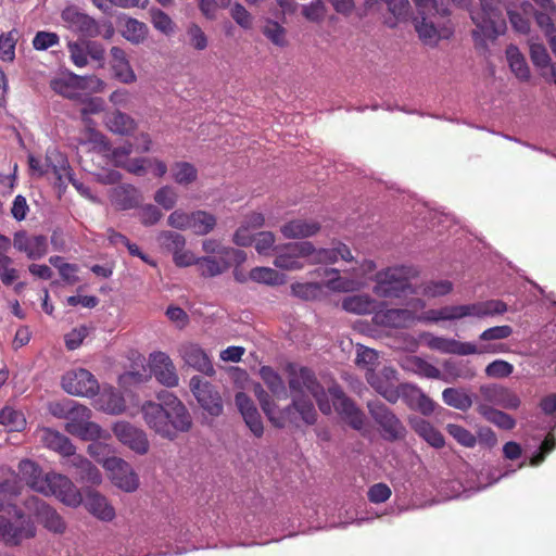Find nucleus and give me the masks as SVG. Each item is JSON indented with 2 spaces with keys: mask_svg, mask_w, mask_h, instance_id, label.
Returning a JSON list of instances; mask_svg holds the SVG:
<instances>
[{
  "mask_svg": "<svg viewBox=\"0 0 556 556\" xmlns=\"http://www.w3.org/2000/svg\"><path fill=\"white\" fill-rule=\"evenodd\" d=\"M446 431L457 441V443L462 444L463 446L473 447L477 444V438L475 433L465 429L464 426L448 424L446 426Z\"/></svg>",
  "mask_w": 556,
  "mask_h": 556,
  "instance_id": "052dcab7",
  "label": "nucleus"
},
{
  "mask_svg": "<svg viewBox=\"0 0 556 556\" xmlns=\"http://www.w3.org/2000/svg\"><path fill=\"white\" fill-rule=\"evenodd\" d=\"M39 516L42 518L43 526L54 532L62 533L66 529V525L55 509L49 505L42 504L39 509Z\"/></svg>",
  "mask_w": 556,
  "mask_h": 556,
  "instance_id": "864d4df0",
  "label": "nucleus"
},
{
  "mask_svg": "<svg viewBox=\"0 0 556 556\" xmlns=\"http://www.w3.org/2000/svg\"><path fill=\"white\" fill-rule=\"evenodd\" d=\"M324 275H333L332 278L325 282V287L333 292H353V290H356L359 287V282L357 280L342 278L338 268H324Z\"/></svg>",
  "mask_w": 556,
  "mask_h": 556,
  "instance_id": "c03bdc74",
  "label": "nucleus"
},
{
  "mask_svg": "<svg viewBox=\"0 0 556 556\" xmlns=\"http://www.w3.org/2000/svg\"><path fill=\"white\" fill-rule=\"evenodd\" d=\"M286 29L275 21H268L263 29V34L270 42L283 48L287 45Z\"/></svg>",
  "mask_w": 556,
  "mask_h": 556,
  "instance_id": "0e129e2a",
  "label": "nucleus"
},
{
  "mask_svg": "<svg viewBox=\"0 0 556 556\" xmlns=\"http://www.w3.org/2000/svg\"><path fill=\"white\" fill-rule=\"evenodd\" d=\"M154 200L159 206L165 210H172L177 205L178 194L175 188L165 186L155 191Z\"/></svg>",
  "mask_w": 556,
  "mask_h": 556,
  "instance_id": "e2e57ef3",
  "label": "nucleus"
},
{
  "mask_svg": "<svg viewBox=\"0 0 556 556\" xmlns=\"http://www.w3.org/2000/svg\"><path fill=\"white\" fill-rule=\"evenodd\" d=\"M61 386L66 393L74 396L92 397L99 391V382L92 372L75 369L63 375Z\"/></svg>",
  "mask_w": 556,
  "mask_h": 556,
  "instance_id": "ddd939ff",
  "label": "nucleus"
},
{
  "mask_svg": "<svg viewBox=\"0 0 556 556\" xmlns=\"http://www.w3.org/2000/svg\"><path fill=\"white\" fill-rule=\"evenodd\" d=\"M0 425L4 426L8 431L21 432L25 430L27 420L23 412L16 410L12 406H4L0 410Z\"/></svg>",
  "mask_w": 556,
  "mask_h": 556,
  "instance_id": "de8ad7c7",
  "label": "nucleus"
},
{
  "mask_svg": "<svg viewBox=\"0 0 556 556\" xmlns=\"http://www.w3.org/2000/svg\"><path fill=\"white\" fill-rule=\"evenodd\" d=\"M148 35V27L144 23L139 22L137 20H132L130 17L126 21L125 29L123 30V36L130 42L139 43L144 41Z\"/></svg>",
  "mask_w": 556,
  "mask_h": 556,
  "instance_id": "4d7b16f0",
  "label": "nucleus"
},
{
  "mask_svg": "<svg viewBox=\"0 0 556 556\" xmlns=\"http://www.w3.org/2000/svg\"><path fill=\"white\" fill-rule=\"evenodd\" d=\"M417 10L418 17L439 15L442 18L450 16V10L444 7L443 3L437 2V0H413Z\"/></svg>",
  "mask_w": 556,
  "mask_h": 556,
  "instance_id": "6e6d98bb",
  "label": "nucleus"
},
{
  "mask_svg": "<svg viewBox=\"0 0 556 556\" xmlns=\"http://www.w3.org/2000/svg\"><path fill=\"white\" fill-rule=\"evenodd\" d=\"M479 393L482 399L479 402H484L493 407L501 406L509 410H516L521 404L518 394L507 389V387L484 384L480 387Z\"/></svg>",
  "mask_w": 556,
  "mask_h": 556,
  "instance_id": "aec40b11",
  "label": "nucleus"
},
{
  "mask_svg": "<svg viewBox=\"0 0 556 556\" xmlns=\"http://www.w3.org/2000/svg\"><path fill=\"white\" fill-rule=\"evenodd\" d=\"M534 17L540 28L551 38L556 31V12L554 14L551 10H539Z\"/></svg>",
  "mask_w": 556,
  "mask_h": 556,
  "instance_id": "338daca9",
  "label": "nucleus"
},
{
  "mask_svg": "<svg viewBox=\"0 0 556 556\" xmlns=\"http://www.w3.org/2000/svg\"><path fill=\"white\" fill-rule=\"evenodd\" d=\"M78 142L81 144L92 143L93 149H98L101 153H108L111 150V143L106 140L105 135L99 132L96 126L84 128Z\"/></svg>",
  "mask_w": 556,
  "mask_h": 556,
  "instance_id": "8fccbe9b",
  "label": "nucleus"
},
{
  "mask_svg": "<svg viewBox=\"0 0 556 556\" xmlns=\"http://www.w3.org/2000/svg\"><path fill=\"white\" fill-rule=\"evenodd\" d=\"M413 320L414 314L408 308H381L374 313V323L382 327H407Z\"/></svg>",
  "mask_w": 556,
  "mask_h": 556,
  "instance_id": "c85d7f7f",
  "label": "nucleus"
},
{
  "mask_svg": "<svg viewBox=\"0 0 556 556\" xmlns=\"http://www.w3.org/2000/svg\"><path fill=\"white\" fill-rule=\"evenodd\" d=\"M249 277L253 281L271 287L281 286L285 282L283 275L276 271L275 268L265 266L253 267L249 273Z\"/></svg>",
  "mask_w": 556,
  "mask_h": 556,
  "instance_id": "09e8293b",
  "label": "nucleus"
},
{
  "mask_svg": "<svg viewBox=\"0 0 556 556\" xmlns=\"http://www.w3.org/2000/svg\"><path fill=\"white\" fill-rule=\"evenodd\" d=\"M231 266L226 257H199L198 258V270L203 277H214L226 273Z\"/></svg>",
  "mask_w": 556,
  "mask_h": 556,
  "instance_id": "49530a36",
  "label": "nucleus"
},
{
  "mask_svg": "<svg viewBox=\"0 0 556 556\" xmlns=\"http://www.w3.org/2000/svg\"><path fill=\"white\" fill-rule=\"evenodd\" d=\"M332 405L340 417L354 430H363L365 425V414L357 406L353 399L348 397L343 388L334 384L329 388Z\"/></svg>",
  "mask_w": 556,
  "mask_h": 556,
  "instance_id": "f8f14e48",
  "label": "nucleus"
},
{
  "mask_svg": "<svg viewBox=\"0 0 556 556\" xmlns=\"http://www.w3.org/2000/svg\"><path fill=\"white\" fill-rule=\"evenodd\" d=\"M113 432L118 441L130 447L131 451L137 454H147L149 451V438L144 430L139 429V427L134 426L127 420H119L113 426Z\"/></svg>",
  "mask_w": 556,
  "mask_h": 556,
  "instance_id": "a211bd4d",
  "label": "nucleus"
},
{
  "mask_svg": "<svg viewBox=\"0 0 556 556\" xmlns=\"http://www.w3.org/2000/svg\"><path fill=\"white\" fill-rule=\"evenodd\" d=\"M18 470L22 477L26 479L27 484L35 491H37L36 483L40 480H45L41 468L31 459H22L18 464Z\"/></svg>",
  "mask_w": 556,
  "mask_h": 556,
  "instance_id": "5fc2aeb1",
  "label": "nucleus"
},
{
  "mask_svg": "<svg viewBox=\"0 0 556 556\" xmlns=\"http://www.w3.org/2000/svg\"><path fill=\"white\" fill-rule=\"evenodd\" d=\"M58 164L53 166V174L55 179L59 181L60 186H65L66 181L73 184V186L83 194L87 193V188H85L81 182H78L74 179L73 169L70 166L68 161L64 155L58 153L56 155Z\"/></svg>",
  "mask_w": 556,
  "mask_h": 556,
  "instance_id": "ea45409f",
  "label": "nucleus"
},
{
  "mask_svg": "<svg viewBox=\"0 0 556 556\" xmlns=\"http://www.w3.org/2000/svg\"><path fill=\"white\" fill-rule=\"evenodd\" d=\"M73 464L80 468L83 479H86L89 483L92 484L101 483V472L97 466L90 463V460L81 456H75L73 458Z\"/></svg>",
  "mask_w": 556,
  "mask_h": 556,
  "instance_id": "13d9d810",
  "label": "nucleus"
},
{
  "mask_svg": "<svg viewBox=\"0 0 556 556\" xmlns=\"http://www.w3.org/2000/svg\"><path fill=\"white\" fill-rule=\"evenodd\" d=\"M415 28L418 37L424 43L435 45L441 38H448L453 33V27L448 20H442L439 15H429L415 18Z\"/></svg>",
  "mask_w": 556,
  "mask_h": 556,
  "instance_id": "4468645a",
  "label": "nucleus"
},
{
  "mask_svg": "<svg viewBox=\"0 0 556 556\" xmlns=\"http://www.w3.org/2000/svg\"><path fill=\"white\" fill-rule=\"evenodd\" d=\"M505 312H507L505 302L501 300H489L466 305H446L439 308H430L426 313V319L429 321L457 320L466 318V316L484 318V316L488 315L502 314Z\"/></svg>",
  "mask_w": 556,
  "mask_h": 556,
  "instance_id": "20e7f679",
  "label": "nucleus"
},
{
  "mask_svg": "<svg viewBox=\"0 0 556 556\" xmlns=\"http://www.w3.org/2000/svg\"><path fill=\"white\" fill-rule=\"evenodd\" d=\"M286 372L291 394L299 397H307L306 394H308L316 400L321 413L330 414L331 405L325 387L321 386L309 367L291 363L286 366Z\"/></svg>",
  "mask_w": 556,
  "mask_h": 556,
  "instance_id": "f03ea898",
  "label": "nucleus"
},
{
  "mask_svg": "<svg viewBox=\"0 0 556 556\" xmlns=\"http://www.w3.org/2000/svg\"><path fill=\"white\" fill-rule=\"evenodd\" d=\"M104 123L110 131L121 136L131 135L137 128L134 117L122 113L121 110H114L106 114Z\"/></svg>",
  "mask_w": 556,
  "mask_h": 556,
  "instance_id": "7c9ffc66",
  "label": "nucleus"
},
{
  "mask_svg": "<svg viewBox=\"0 0 556 556\" xmlns=\"http://www.w3.org/2000/svg\"><path fill=\"white\" fill-rule=\"evenodd\" d=\"M216 223V215L205 211H194L190 213L189 230L194 235L204 236L215 229Z\"/></svg>",
  "mask_w": 556,
  "mask_h": 556,
  "instance_id": "c9c22d12",
  "label": "nucleus"
},
{
  "mask_svg": "<svg viewBox=\"0 0 556 556\" xmlns=\"http://www.w3.org/2000/svg\"><path fill=\"white\" fill-rule=\"evenodd\" d=\"M21 34L16 28L0 34V61L12 63L16 58V42Z\"/></svg>",
  "mask_w": 556,
  "mask_h": 556,
  "instance_id": "79ce46f5",
  "label": "nucleus"
},
{
  "mask_svg": "<svg viewBox=\"0 0 556 556\" xmlns=\"http://www.w3.org/2000/svg\"><path fill=\"white\" fill-rule=\"evenodd\" d=\"M151 372L159 383L166 387H176L179 378L172 358L164 352H154L150 356Z\"/></svg>",
  "mask_w": 556,
  "mask_h": 556,
  "instance_id": "5701e85b",
  "label": "nucleus"
},
{
  "mask_svg": "<svg viewBox=\"0 0 556 556\" xmlns=\"http://www.w3.org/2000/svg\"><path fill=\"white\" fill-rule=\"evenodd\" d=\"M178 352L187 366L192 367L194 370L207 377H214V375H216L212 359L199 344L184 343L178 348Z\"/></svg>",
  "mask_w": 556,
  "mask_h": 556,
  "instance_id": "412c9836",
  "label": "nucleus"
},
{
  "mask_svg": "<svg viewBox=\"0 0 556 556\" xmlns=\"http://www.w3.org/2000/svg\"><path fill=\"white\" fill-rule=\"evenodd\" d=\"M39 437L41 443L51 451L58 452L64 457H71V455L75 457V445L62 432L50 429V427H43L39 431Z\"/></svg>",
  "mask_w": 556,
  "mask_h": 556,
  "instance_id": "cd10ccee",
  "label": "nucleus"
},
{
  "mask_svg": "<svg viewBox=\"0 0 556 556\" xmlns=\"http://www.w3.org/2000/svg\"><path fill=\"white\" fill-rule=\"evenodd\" d=\"M98 406L109 414H122L126 408V401L122 393L114 390H104L98 397Z\"/></svg>",
  "mask_w": 556,
  "mask_h": 556,
  "instance_id": "4c0bfd02",
  "label": "nucleus"
},
{
  "mask_svg": "<svg viewBox=\"0 0 556 556\" xmlns=\"http://www.w3.org/2000/svg\"><path fill=\"white\" fill-rule=\"evenodd\" d=\"M87 510L90 511L98 519L110 522L116 517V511L108 502L105 496L100 495L99 492H88L86 498Z\"/></svg>",
  "mask_w": 556,
  "mask_h": 556,
  "instance_id": "2f4dec72",
  "label": "nucleus"
},
{
  "mask_svg": "<svg viewBox=\"0 0 556 556\" xmlns=\"http://www.w3.org/2000/svg\"><path fill=\"white\" fill-rule=\"evenodd\" d=\"M110 202L116 210H131L140 205L142 194L132 185H121L111 189Z\"/></svg>",
  "mask_w": 556,
  "mask_h": 556,
  "instance_id": "393cba45",
  "label": "nucleus"
},
{
  "mask_svg": "<svg viewBox=\"0 0 556 556\" xmlns=\"http://www.w3.org/2000/svg\"><path fill=\"white\" fill-rule=\"evenodd\" d=\"M61 17L67 24L68 28L86 38L98 37L101 33V25L94 17L83 13L75 7L65 8Z\"/></svg>",
  "mask_w": 556,
  "mask_h": 556,
  "instance_id": "6ab92c4d",
  "label": "nucleus"
},
{
  "mask_svg": "<svg viewBox=\"0 0 556 556\" xmlns=\"http://www.w3.org/2000/svg\"><path fill=\"white\" fill-rule=\"evenodd\" d=\"M321 224L315 219H291L280 227L286 239H307L320 232Z\"/></svg>",
  "mask_w": 556,
  "mask_h": 556,
  "instance_id": "a878e982",
  "label": "nucleus"
},
{
  "mask_svg": "<svg viewBox=\"0 0 556 556\" xmlns=\"http://www.w3.org/2000/svg\"><path fill=\"white\" fill-rule=\"evenodd\" d=\"M321 289L320 282H293L291 285V293L302 300L317 299Z\"/></svg>",
  "mask_w": 556,
  "mask_h": 556,
  "instance_id": "bf43d9fd",
  "label": "nucleus"
},
{
  "mask_svg": "<svg viewBox=\"0 0 556 556\" xmlns=\"http://www.w3.org/2000/svg\"><path fill=\"white\" fill-rule=\"evenodd\" d=\"M442 399L445 405L455 407L457 410L467 412L473 405V400L463 389L448 387L442 392Z\"/></svg>",
  "mask_w": 556,
  "mask_h": 556,
  "instance_id": "a18cd8bd",
  "label": "nucleus"
},
{
  "mask_svg": "<svg viewBox=\"0 0 556 556\" xmlns=\"http://www.w3.org/2000/svg\"><path fill=\"white\" fill-rule=\"evenodd\" d=\"M300 419L305 425H314L317 420V412L309 397L291 395L290 404L283 409L275 407L270 424L277 428H283L286 425L299 426Z\"/></svg>",
  "mask_w": 556,
  "mask_h": 556,
  "instance_id": "0eeeda50",
  "label": "nucleus"
},
{
  "mask_svg": "<svg viewBox=\"0 0 556 556\" xmlns=\"http://www.w3.org/2000/svg\"><path fill=\"white\" fill-rule=\"evenodd\" d=\"M413 428L418 437L426 440V442L434 447H442L445 445V439L435 426L431 425L429 420L416 419L413 421Z\"/></svg>",
  "mask_w": 556,
  "mask_h": 556,
  "instance_id": "f704fd0d",
  "label": "nucleus"
},
{
  "mask_svg": "<svg viewBox=\"0 0 556 556\" xmlns=\"http://www.w3.org/2000/svg\"><path fill=\"white\" fill-rule=\"evenodd\" d=\"M376 306L377 302L369 294H353L342 301V307L354 314H370Z\"/></svg>",
  "mask_w": 556,
  "mask_h": 556,
  "instance_id": "e433bc0d",
  "label": "nucleus"
},
{
  "mask_svg": "<svg viewBox=\"0 0 556 556\" xmlns=\"http://www.w3.org/2000/svg\"><path fill=\"white\" fill-rule=\"evenodd\" d=\"M366 380L372 389L391 404L399 400L397 372L391 366H384L380 371L369 369L366 372Z\"/></svg>",
  "mask_w": 556,
  "mask_h": 556,
  "instance_id": "2eb2a0df",
  "label": "nucleus"
},
{
  "mask_svg": "<svg viewBox=\"0 0 556 556\" xmlns=\"http://www.w3.org/2000/svg\"><path fill=\"white\" fill-rule=\"evenodd\" d=\"M339 258L346 262H352L354 260L350 248L341 241L336 242L332 248L316 249L313 245L308 263H336Z\"/></svg>",
  "mask_w": 556,
  "mask_h": 556,
  "instance_id": "bb28decb",
  "label": "nucleus"
},
{
  "mask_svg": "<svg viewBox=\"0 0 556 556\" xmlns=\"http://www.w3.org/2000/svg\"><path fill=\"white\" fill-rule=\"evenodd\" d=\"M160 247L164 248L167 252L173 254V260L186 247V238L181 233L174 231H162L157 237Z\"/></svg>",
  "mask_w": 556,
  "mask_h": 556,
  "instance_id": "3c124183",
  "label": "nucleus"
},
{
  "mask_svg": "<svg viewBox=\"0 0 556 556\" xmlns=\"http://www.w3.org/2000/svg\"><path fill=\"white\" fill-rule=\"evenodd\" d=\"M37 492L45 496H54L70 506L81 504L83 496L73 480L55 471L43 475V480L36 483Z\"/></svg>",
  "mask_w": 556,
  "mask_h": 556,
  "instance_id": "423d86ee",
  "label": "nucleus"
},
{
  "mask_svg": "<svg viewBox=\"0 0 556 556\" xmlns=\"http://www.w3.org/2000/svg\"><path fill=\"white\" fill-rule=\"evenodd\" d=\"M150 15L155 29L164 33L165 35H170V33L175 30V23L170 16L165 13V11L151 9Z\"/></svg>",
  "mask_w": 556,
  "mask_h": 556,
  "instance_id": "680f3d73",
  "label": "nucleus"
},
{
  "mask_svg": "<svg viewBox=\"0 0 556 556\" xmlns=\"http://www.w3.org/2000/svg\"><path fill=\"white\" fill-rule=\"evenodd\" d=\"M477 413L502 430H513L517 424L516 419L509 416V414L485 403H477Z\"/></svg>",
  "mask_w": 556,
  "mask_h": 556,
  "instance_id": "473e14b6",
  "label": "nucleus"
},
{
  "mask_svg": "<svg viewBox=\"0 0 556 556\" xmlns=\"http://www.w3.org/2000/svg\"><path fill=\"white\" fill-rule=\"evenodd\" d=\"M172 178L179 186H189L198 180L199 172L193 163L187 161L175 162L170 167Z\"/></svg>",
  "mask_w": 556,
  "mask_h": 556,
  "instance_id": "58836bf2",
  "label": "nucleus"
},
{
  "mask_svg": "<svg viewBox=\"0 0 556 556\" xmlns=\"http://www.w3.org/2000/svg\"><path fill=\"white\" fill-rule=\"evenodd\" d=\"M160 402L148 400L141 406L143 421L159 437L176 440L179 433L193 427V419L184 402L173 393L159 396Z\"/></svg>",
  "mask_w": 556,
  "mask_h": 556,
  "instance_id": "f257e3e1",
  "label": "nucleus"
},
{
  "mask_svg": "<svg viewBox=\"0 0 556 556\" xmlns=\"http://www.w3.org/2000/svg\"><path fill=\"white\" fill-rule=\"evenodd\" d=\"M480 9L471 10L470 17L476 25L472 31L476 42L495 39L507 28L502 14L501 0H479Z\"/></svg>",
  "mask_w": 556,
  "mask_h": 556,
  "instance_id": "7ed1b4c3",
  "label": "nucleus"
},
{
  "mask_svg": "<svg viewBox=\"0 0 556 556\" xmlns=\"http://www.w3.org/2000/svg\"><path fill=\"white\" fill-rule=\"evenodd\" d=\"M260 377L275 397H287V387L276 370L270 366H262Z\"/></svg>",
  "mask_w": 556,
  "mask_h": 556,
  "instance_id": "37998d69",
  "label": "nucleus"
},
{
  "mask_svg": "<svg viewBox=\"0 0 556 556\" xmlns=\"http://www.w3.org/2000/svg\"><path fill=\"white\" fill-rule=\"evenodd\" d=\"M254 247L258 254L268 255L275 249L276 236L270 231L258 232L253 239Z\"/></svg>",
  "mask_w": 556,
  "mask_h": 556,
  "instance_id": "774afa93",
  "label": "nucleus"
},
{
  "mask_svg": "<svg viewBox=\"0 0 556 556\" xmlns=\"http://www.w3.org/2000/svg\"><path fill=\"white\" fill-rule=\"evenodd\" d=\"M506 56L515 75L520 79H528L529 66L519 49L516 47H508L506 49Z\"/></svg>",
  "mask_w": 556,
  "mask_h": 556,
  "instance_id": "603ef678",
  "label": "nucleus"
},
{
  "mask_svg": "<svg viewBox=\"0 0 556 556\" xmlns=\"http://www.w3.org/2000/svg\"><path fill=\"white\" fill-rule=\"evenodd\" d=\"M399 399H403L407 406L413 410H418L424 415H430L435 410V403L419 387L408 383L397 386Z\"/></svg>",
  "mask_w": 556,
  "mask_h": 556,
  "instance_id": "b1692460",
  "label": "nucleus"
},
{
  "mask_svg": "<svg viewBox=\"0 0 556 556\" xmlns=\"http://www.w3.org/2000/svg\"><path fill=\"white\" fill-rule=\"evenodd\" d=\"M412 269L406 266H395L381 269L374 276V292L383 299H399L413 292L409 282Z\"/></svg>",
  "mask_w": 556,
  "mask_h": 556,
  "instance_id": "39448f33",
  "label": "nucleus"
},
{
  "mask_svg": "<svg viewBox=\"0 0 556 556\" xmlns=\"http://www.w3.org/2000/svg\"><path fill=\"white\" fill-rule=\"evenodd\" d=\"M111 68L114 77L124 84H132L137 79V75L127 59L126 51L118 47L110 49Z\"/></svg>",
  "mask_w": 556,
  "mask_h": 556,
  "instance_id": "c756f323",
  "label": "nucleus"
},
{
  "mask_svg": "<svg viewBox=\"0 0 556 556\" xmlns=\"http://www.w3.org/2000/svg\"><path fill=\"white\" fill-rule=\"evenodd\" d=\"M13 245L18 252L25 253L29 260H40L48 252V239L45 235L17 231L13 237Z\"/></svg>",
  "mask_w": 556,
  "mask_h": 556,
  "instance_id": "4be33fe9",
  "label": "nucleus"
},
{
  "mask_svg": "<svg viewBox=\"0 0 556 556\" xmlns=\"http://www.w3.org/2000/svg\"><path fill=\"white\" fill-rule=\"evenodd\" d=\"M14 522L10 519L0 516V540L9 545H18L22 540L30 539L36 535V528L29 518L16 506H11Z\"/></svg>",
  "mask_w": 556,
  "mask_h": 556,
  "instance_id": "1a4fd4ad",
  "label": "nucleus"
},
{
  "mask_svg": "<svg viewBox=\"0 0 556 556\" xmlns=\"http://www.w3.org/2000/svg\"><path fill=\"white\" fill-rule=\"evenodd\" d=\"M369 414L380 426L381 437L388 441L402 440L406 437V427L390 407L381 401H369Z\"/></svg>",
  "mask_w": 556,
  "mask_h": 556,
  "instance_id": "6e6552de",
  "label": "nucleus"
},
{
  "mask_svg": "<svg viewBox=\"0 0 556 556\" xmlns=\"http://www.w3.org/2000/svg\"><path fill=\"white\" fill-rule=\"evenodd\" d=\"M191 393L204 412L211 417H219L224 412V403L215 384L199 376H193L189 381Z\"/></svg>",
  "mask_w": 556,
  "mask_h": 556,
  "instance_id": "9b49d317",
  "label": "nucleus"
},
{
  "mask_svg": "<svg viewBox=\"0 0 556 556\" xmlns=\"http://www.w3.org/2000/svg\"><path fill=\"white\" fill-rule=\"evenodd\" d=\"M105 470L110 472L112 482L126 492H134L138 486V476L127 463L119 457H108L103 462Z\"/></svg>",
  "mask_w": 556,
  "mask_h": 556,
  "instance_id": "f3484780",
  "label": "nucleus"
},
{
  "mask_svg": "<svg viewBox=\"0 0 556 556\" xmlns=\"http://www.w3.org/2000/svg\"><path fill=\"white\" fill-rule=\"evenodd\" d=\"M428 345L433 351L447 354L469 355V354H483L495 353L496 345L488 344L478 346L468 341H459L451 338L431 337Z\"/></svg>",
  "mask_w": 556,
  "mask_h": 556,
  "instance_id": "dca6fc26",
  "label": "nucleus"
},
{
  "mask_svg": "<svg viewBox=\"0 0 556 556\" xmlns=\"http://www.w3.org/2000/svg\"><path fill=\"white\" fill-rule=\"evenodd\" d=\"M187 36L190 46L195 50H204L208 46V37L199 26V24L191 23L187 26Z\"/></svg>",
  "mask_w": 556,
  "mask_h": 556,
  "instance_id": "69168bd1",
  "label": "nucleus"
},
{
  "mask_svg": "<svg viewBox=\"0 0 556 556\" xmlns=\"http://www.w3.org/2000/svg\"><path fill=\"white\" fill-rule=\"evenodd\" d=\"M314 250L311 241L289 242L288 244L275 247V267L295 270L304 267L303 260L309 261V254Z\"/></svg>",
  "mask_w": 556,
  "mask_h": 556,
  "instance_id": "9d476101",
  "label": "nucleus"
},
{
  "mask_svg": "<svg viewBox=\"0 0 556 556\" xmlns=\"http://www.w3.org/2000/svg\"><path fill=\"white\" fill-rule=\"evenodd\" d=\"M442 380L453 383L457 379H472L476 371L472 366L464 361H445L443 364Z\"/></svg>",
  "mask_w": 556,
  "mask_h": 556,
  "instance_id": "72a5a7b5",
  "label": "nucleus"
},
{
  "mask_svg": "<svg viewBox=\"0 0 556 556\" xmlns=\"http://www.w3.org/2000/svg\"><path fill=\"white\" fill-rule=\"evenodd\" d=\"M65 431L83 440H97L102 432L101 427L91 422L90 418L83 419L80 424H65Z\"/></svg>",
  "mask_w": 556,
  "mask_h": 556,
  "instance_id": "a19ab883",
  "label": "nucleus"
}]
</instances>
